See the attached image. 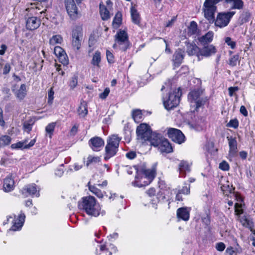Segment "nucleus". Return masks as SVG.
<instances>
[{"label": "nucleus", "instance_id": "obj_18", "mask_svg": "<svg viewBox=\"0 0 255 255\" xmlns=\"http://www.w3.org/2000/svg\"><path fill=\"white\" fill-rule=\"evenodd\" d=\"M184 51L181 49H178L174 52L173 55L172 61L175 67H178L182 62L184 58Z\"/></svg>", "mask_w": 255, "mask_h": 255}, {"label": "nucleus", "instance_id": "obj_10", "mask_svg": "<svg viewBox=\"0 0 255 255\" xmlns=\"http://www.w3.org/2000/svg\"><path fill=\"white\" fill-rule=\"evenodd\" d=\"M65 4L66 10L70 18L72 19L77 18L79 13L74 0H65Z\"/></svg>", "mask_w": 255, "mask_h": 255}, {"label": "nucleus", "instance_id": "obj_26", "mask_svg": "<svg viewBox=\"0 0 255 255\" xmlns=\"http://www.w3.org/2000/svg\"><path fill=\"white\" fill-rule=\"evenodd\" d=\"M121 138L118 134H113L109 136L107 139V143L110 144L117 148H119V143Z\"/></svg>", "mask_w": 255, "mask_h": 255}, {"label": "nucleus", "instance_id": "obj_64", "mask_svg": "<svg viewBox=\"0 0 255 255\" xmlns=\"http://www.w3.org/2000/svg\"><path fill=\"white\" fill-rule=\"evenodd\" d=\"M7 49V46L5 44H1L0 46V55H3L5 53V52Z\"/></svg>", "mask_w": 255, "mask_h": 255}, {"label": "nucleus", "instance_id": "obj_29", "mask_svg": "<svg viewBox=\"0 0 255 255\" xmlns=\"http://www.w3.org/2000/svg\"><path fill=\"white\" fill-rule=\"evenodd\" d=\"M130 14L132 22L136 24H138L140 23V16L134 6H131L130 8Z\"/></svg>", "mask_w": 255, "mask_h": 255}, {"label": "nucleus", "instance_id": "obj_60", "mask_svg": "<svg viewBox=\"0 0 255 255\" xmlns=\"http://www.w3.org/2000/svg\"><path fill=\"white\" fill-rule=\"evenodd\" d=\"M237 152V149H230L229 156L230 160H232L231 158L234 157L236 155Z\"/></svg>", "mask_w": 255, "mask_h": 255}, {"label": "nucleus", "instance_id": "obj_52", "mask_svg": "<svg viewBox=\"0 0 255 255\" xmlns=\"http://www.w3.org/2000/svg\"><path fill=\"white\" fill-rule=\"evenodd\" d=\"M110 92V89L109 88H106L104 90V92L100 94L99 97L102 99H105L109 94Z\"/></svg>", "mask_w": 255, "mask_h": 255}, {"label": "nucleus", "instance_id": "obj_37", "mask_svg": "<svg viewBox=\"0 0 255 255\" xmlns=\"http://www.w3.org/2000/svg\"><path fill=\"white\" fill-rule=\"evenodd\" d=\"M11 141V138L8 135H2L0 137V147L8 145Z\"/></svg>", "mask_w": 255, "mask_h": 255}, {"label": "nucleus", "instance_id": "obj_12", "mask_svg": "<svg viewBox=\"0 0 255 255\" xmlns=\"http://www.w3.org/2000/svg\"><path fill=\"white\" fill-rule=\"evenodd\" d=\"M217 52L216 48L213 45H207L204 46L202 48H200V51L197 55L199 60H200L203 57H208L214 54Z\"/></svg>", "mask_w": 255, "mask_h": 255}, {"label": "nucleus", "instance_id": "obj_15", "mask_svg": "<svg viewBox=\"0 0 255 255\" xmlns=\"http://www.w3.org/2000/svg\"><path fill=\"white\" fill-rule=\"evenodd\" d=\"M104 141L99 137H94L89 141L90 147L95 151H100L104 146Z\"/></svg>", "mask_w": 255, "mask_h": 255}, {"label": "nucleus", "instance_id": "obj_27", "mask_svg": "<svg viewBox=\"0 0 255 255\" xmlns=\"http://www.w3.org/2000/svg\"><path fill=\"white\" fill-rule=\"evenodd\" d=\"M213 32L210 31L204 35L199 37L198 40L201 43L204 44L211 42L213 40Z\"/></svg>", "mask_w": 255, "mask_h": 255}, {"label": "nucleus", "instance_id": "obj_20", "mask_svg": "<svg viewBox=\"0 0 255 255\" xmlns=\"http://www.w3.org/2000/svg\"><path fill=\"white\" fill-rule=\"evenodd\" d=\"M12 91L17 99L22 100L27 95L26 86L24 84H21L19 89H13Z\"/></svg>", "mask_w": 255, "mask_h": 255}, {"label": "nucleus", "instance_id": "obj_58", "mask_svg": "<svg viewBox=\"0 0 255 255\" xmlns=\"http://www.w3.org/2000/svg\"><path fill=\"white\" fill-rule=\"evenodd\" d=\"M216 248L218 251L221 252L225 249V245L223 243H219L216 244Z\"/></svg>", "mask_w": 255, "mask_h": 255}, {"label": "nucleus", "instance_id": "obj_62", "mask_svg": "<svg viewBox=\"0 0 255 255\" xmlns=\"http://www.w3.org/2000/svg\"><path fill=\"white\" fill-rule=\"evenodd\" d=\"M146 193L149 196L152 197L155 195L156 191H155V189H154L153 188H151L149 189L146 191Z\"/></svg>", "mask_w": 255, "mask_h": 255}, {"label": "nucleus", "instance_id": "obj_61", "mask_svg": "<svg viewBox=\"0 0 255 255\" xmlns=\"http://www.w3.org/2000/svg\"><path fill=\"white\" fill-rule=\"evenodd\" d=\"M10 65L8 63L5 64L3 67V74H7L10 71Z\"/></svg>", "mask_w": 255, "mask_h": 255}, {"label": "nucleus", "instance_id": "obj_19", "mask_svg": "<svg viewBox=\"0 0 255 255\" xmlns=\"http://www.w3.org/2000/svg\"><path fill=\"white\" fill-rule=\"evenodd\" d=\"M190 208L182 207L177 211V216L178 219L187 221L189 219Z\"/></svg>", "mask_w": 255, "mask_h": 255}, {"label": "nucleus", "instance_id": "obj_35", "mask_svg": "<svg viewBox=\"0 0 255 255\" xmlns=\"http://www.w3.org/2000/svg\"><path fill=\"white\" fill-rule=\"evenodd\" d=\"M132 116L135 122L139 123L142 118L141 111L139 110H133L132 112Z\"/></svg>", "mask_w": 255, "mask_h": 255}, {"label": "nucleus", "instance_id": "obj_53", "mask_svg": "<svg viewBox=\"0 0 255 255\" xmlns=\"http://www.w3.org/2000/svg\"><path fill=\"white\" fill-rule=\"evenodd\" d=\"M106 56L109 63H112L114 62V55L109 50H107Z\"/></svg>", "mask_w": 255, "mask_h": 255}, {"label": "nucleus", "instance_id": "obj_1", "mask_svg": "<svg viewBox=\"0 0 255 255\" xmlns=\"http://www.w3.org/2000/svg\"><path fill=\"white\" fill-rule=\"evenodd\" d=\"M78 207L88 215L95 217H98L101 213L100 205L97 203L96 199L91 196L83 197L78 202Z\"/></svg>", "mask_w": 255, "mask_h": 255}, {"label": "nucleus", "instance_id": "obj_45", "mask_svg": "<svg viewBox=\"0 0 255 255\" xmlns=\"http://www.w3.org/2000/svg\"><path fill=\"white\" fill-rule=\"evenodd\" d=\"M228 140L230 149H237V143L235 138L230 137Z\"/></svg>", "mask_w": 255, "mask_h": 255}, {"label": "nucleus", "instance_id": "obj_17", "mask_svg": "<svg viewBox=\"0 0 255 255\" xmlns=\"http://www.w3.org/2000/svg\"><path fill=\"white\" fill-rule=\"evenodd\" d=\"M25 218V215L23 214H20L16 218H15L10 230L14 231L19 230L23 226Z\"/></svg>", "mask_w": 255, "mask_h": 255}, {"label": "nucleus", "instance_id": "obj_48", "mask_svg": "<svg viewBox=\"0 0 255 255\" xmlns=\"http://www.w3.org/2000/svg\"><path fill=\"white\" fill-rule=\"evenodd\" d=\"M238 59L239 56L238 55H234L230 59L229 64L232 66H235L237 65Z\"/></svg>", "mask_w": 255, "mask_h": 255}, {"label": "nucleus", "instance_id": "obj_41", "mask_svg": "<svg viewBox=\"0 0 255 255\" xmlns=\"http://www.w3.org/2000/svg\"><path fill=\"white\" fill-rule=\"evenodd\" d=\"M100 160V157L98 156H92L90 155L88 156L87 158L86 165L87 166H88L90 164L93 163H97L99 162Z\"/></svg>", "mask_w": 255, "mask_h": 255}, {"label": "nucleus", "instance_id": "obj_25", "mask_svg": "<svg viewBox=\"0 0 255 255\" xmlns=\"http://www.w3.org/2000/svg\"><path fill=\"white\" fill-rule=\"evenodd\" d=\"M186 52L190 56L196 55L197 56L200 48L195 43H188L186 44Z\"/></svg>", "mask_w": 255, "mask_h": 255}, {"label": "nucleus", "instance_id": "obj_8", "mask_svg": "<svg viewBox=\"0 0 255 255\" xmlns=\"http://www.w3.org/2000/svg\"><path fill=\"white\" fill-rule=\"evenodd\" d=\"M202 92L199 90H194L190 92L188 95V100L190 102L191 108L194 109L191 111L194 112L204 105L208 100L207 97H201Z\"/></svg>", "mask_w": 255, "mask_h": 255}, {"label": "nucleus", "instance_id": "obj_49", "mask_svg": "<svg viewBox=\"0 0 255 255\" xmlns=\"http://www.w3.org/2000/svg\"><path fill=\"white\" fill-rule=\"evenodd\" d=\"M65 53L64 50L60 46H55L54 49V53L58 57Z\"/></svg>", "mask_w": 255, "mask_h": 255}, {"label": "nucleus", "instance_id": "obj_43", "mask_svg": "<svg viewBox=\"0 0 255 255\" xmlns=\"http://www.w3.org/2000/svg\"><path fill=\"white\" fill-rule=\"evenodd\" d=\"M55 127V124L52 123H50V124H48L45 128V130H46V132L50 134L49 135L50 137H51V134H52V133L54 131Z\"/></svg>", "mask_w": 255, "mask_h": 255}, {"label": "nucleus", "instance_id": "obj_56", "mask_svg": "<svg viewBox=\"0 0 255 255\" xmlns=\"http://www.w3.org/2000/svg\"><path fill=\"white\" fill-rule=\"evenodd\" d=\"M190 193V186H185L183 187V188L179 191V193L184 194H188Z\"/></svg>", "mask_w": 255, "mask_h": 255}, {"label": "nucleus", "instance_id": "obj_13", "mask_svg": "<svg viewBox=\"0 0 255 255\" xmlns=\"http://www.w3.org/2000/svg\"><path fill=\"white\" fill-rule=\"evenodd\" d=\"M22 193L26 196L39 197V188L35 184H31L25 186L22 190Z\"/></svg>", "mask_w": 255, "mask_h": 255}, {"label": "nucleus", "instance_id": "obj_32", "mask_svg": "<svg viewBox=\"0 0 255 255\" xmlns=\"http://www.w3.org/2000/svg\"><path fill=\"white\" fill-rule=\"evenodd\" d=\"M63 42L62 37L59 34L53 35L49 39V44L51 45H55L58 44H61Z\"/></svg>", "mask_w": 255, "mask_h": 255}, {"label": "nucleus", "instance_id": "obj_50", "mask_svg": "<svg viewBox=\"0 0 255 255\" xmlns=\"http://www.w3.org/2000/svg\"><path fill=\"white\" fill-rule=\"evenodd\" d=\"M230 168L229 164L225 161H222L219 164V168L224 171L229 170Z\"/></svg>", "mask_w": 255, "mask_h": 255}, {"label": "nucleus", "instance_id": "obj_5", "mask_svg": "<svg viewBox=\"0 0 255 255\" xmlns=\"http://www.w3.org/2000/svg\"><path fill=\"white\" fill-rule=\"evenodd\" d=\"M115 43L113 45L114 49H118L126 51L129 46L128 35L125 30H120L115 35Z\"/></svg>", "mask_w": 255, "mask_h": 255}, {"label": "nucleus", "instance_id": "obj_34", "mask_svg": "<svg viewBox=\"0 0 255 255\" xmlns=\"http://www.w3.org/2000/svg\"><path fill=\"white\" fill-rule=\"evenodd\" d=\"M88 183L89 190L99 198L103 197V194L102 191L95 186H91Z\"/></svg>", "mask_w": 255, "mask_h": 255}, {"label": "nucleus", "instance_id": "obj_46", "mask_svg": "<svg viewBox=\"0 0 255 255\" xmlns=\"http://www.w3.org/2000/svg\"><path fill=\"white\" fill-rule=\"evenodd\" d=\"M33 124L29 122H25L23 123V128L24 131L29 133L32 129Z\"/></svg>", "mask_w": 255, "mask_h": 255}, {"label": "nucleus", "instance_id": "obj_39", "mask_svg": "<svg viewBox=\"0 0 255 255\" xmlns=\"http://www.w3.org/2000/svg\"><path fill=\"white\" fill-rule=\"evenodd\" d=\"M88 113V110L85 103H81L78 109V113L81 117H85Z\"/></svg>", "mask_w": 255, "mask_h": 255}, {"label": "nucleus", "instance_id": "obj_24", "mask_svg": "<svg viewBox=\"0 0 255 255\" xmlns=\"http://www.w3.org/2000/svg\"><path fill=\"white\" fill-rule=\"evenodd\" d=\"M36 141L35 139H33L31 140L29 143L27 144L26 142L27 141L25 140L24 141H20L18 142H17L16 143H14L11 144V147L13 149H16V148H29L30 147H32L34 145Z\"/></svg>", "mask_w": 255, "mask_h": 255}, {"label": "nucleus", "instance_id": "obj_21", "mask_svg": "<svg viewBox=\"0 0 255 255\" xmlns=\"http://www.w3.org/2000/svg\"><path fill=\"white\" fill-rule=\"evenodd\" d=\"M118 148L111 145L109 143H107L105 147V154L104 159L106 160H107L112 157L115 156L118 151Z\"/></svg>", "mask_w": 255, "mask_h": 255}, {"label": "nucleus", "instance_id": "obj_7", "mask_svg": "<svg viewBox=\"0 0 255 255\" xmlns=\"http://www.w3.org/2000/svg\"><path fill=\"white\" fill-rule=\"evenodd\" d=\"M151 145L158 146L161 152L170 153L172 151V147L168 140L159 134L153 135Z\"/></svg>", "mask_w": 255, "mask_h": 255}, {"label": "nucleus", "instance_id": "obj_51", "mask_svg": "<svg viewBox=\"0 0 255 255\" xmlns=\"http://www.w3.org/2000/svg\"><path fill=\"white\" fill-rule=\"evenodd\" d=\"M197 23L192 21L190 22L189 30L192 33H195L197 31Z\"/></svg>", "mask_w": 255, "mask_h": 255}, {"label": "nucleus", "instance_id": "obj_28", "mask_svg": "<svg viewBox=\"0 0 255 255\" xmlns=\"http://www.w3.org/2000/svg\"><path fill=\"white\" fill-rule=\"evenodd\" d=\"M100 249L101 251L105 252L106 255H112L113 253H116L117 251L116 247L113 244H110L108 248L105 245H101Z\"/></svg>", "mask_w": 255, "mask_h": 255}, {"label": "nucleus", "instance_id": "obj_31", "mask_svg": "<svg viewBox=\"0 0 255 255\" xmlns=\"http://www.w3.org/2000/svg\"><path fill=\"white\" fill-rule=\"evenodd\" d=\"M226 1L231 4L232 9H241L243 6V2L242 0H226Z\"/></svg>", "mask_w": 255, "mask_h": 255}, {"label": "nucleus", "instance_id": "obj_47", "mask_svg": "<svg viewBox=\"0 0 255 255\" xmlns=\"http://www.w3.org/2000/svg\"><path fill=\"white\" fill-rule=\"evenodd\" d=\"M78 84V79L77 76H73L72 77L70 82L69 86L71 89L75 88Z\"/></svg>", "mask_w": 255, "mask_h": 255}, {"label": "nucleus", "instance_id": "obj_14", "mask_svg": "<svg viewBox=\"0 0 255 255\" xmlns=\"http://www.w3.org/2000/svg\"><path fill=\"white\" fill-rule=\"evenodd\" d=\"M82 34L80 30L75 29L73 31L72 46L74 50H78L81 47Z\"/></svg>", "mask_w": 255, "mask_h": 255}, {"label": "nucleus", "instance_id": "obj_6", "mask_svg": "<svg viewBox=\"0 0 255 255\" xmlns=\"http://www.w3.org/2000/svg\"><path fill=\"white\" fill-rule=\"evenodd\" d=\"M221 0H205L203 6V11L204 17L209 21L213 22L215 20V13L217 11L216 4Z\"/></svg>", "mask_w": 255, "mask_h": 255}, {"label": "nucleus", "instance_id": "obj_4", "mask_svg": "<svg viewBox=\"0 0 255 255\" xmlns=\"http://www.w3.org/2000/svg\"><path fill=\"white\" fill-rule=\"evenodd\" d=\"M180 88L169 92L168 95L163 96V102L165 108L170 110L177 106L180 101Z\"/></svg>", "mask_w": 255, "mask_h": 255}, {"label": "nucleus", "instance_id": "obj_2", "mask_svg": "<svg viewBox=\"0 0 255 255\" xmlns=\"http://www.w3.org/2000/svg\"><path fill=\"white\" fill-rule=\"evenodd\" d=\"M156 174L155 167L150 169L144 170L142 173H138L135 177V180L131 182V184L134 187H141L149 184Z\"/></svg>", "mask_w": 255, "mask_h": 255}, {"label": "nucleus", "instance_id": "obj_16", "mask_svg": "<svg viewBox=\"0 0 255 255\" xmlns=\"http://www.w3.org/2000/svg\"><path fill=\"white\" fill-rule=\"evenodd\" d=\"M41 23L40 20L36 16L29 17L26 22L27 29L33 30L38 28Z\"/></svg>", "mask_w": 255, "mask_h": 255}, {"label": "nucleus", "instance_id": "obj_42", "mask_svg": "<svg viewBox=\"0 0 255 255\" xmlns=\"http://www.w3.org/2000/svg\"><path fill=\"white\" fill-rule=\"evenodd\" d=\"M225 43L229 46L231 49H234L235 48L236 46V43L235 41L232 40L231 38L227 37L225 38Z\"/></svg>", "mask_w": 255, "mask_h": 255}, {"label": "nucleus", "instance_id": "obj_36", "mask_svg": "<svg viewBox=\"0 0 255 255\" xmlns=\"http://www.w3.org/2000/svg\"><path fill=\"white\" fill-rule=\"evenodd\" d=\"M122 14L120 12H118L113 20V25L114 27H118L122 22Z\"/></svg>", "mask_w": 255, "mask_h": 255}, {"label": "nucleus", "instance_id": "obj_57", "mask_svg": "<svg viewBox=\"0 0 255 255\" xmlns=\"http://www.w3.org/2000/svg\"><path fill=\"white\" fill-rule=\"evenodd\" d=\"M136 156V154L135 151H129L126 153V157L129 159H134Z\"/></svg>", "mask_w": 255, "mask_h": 255}, {"label": "nucleus", "instance_id": "obj_63", "mask_svg": "<svg viewBox=\"0 0 255 255\" xmlns=\"http://www.w3.org/2000/svg\"><path fill=\"white\" fill-rule=\"evenodd\" d=\"M240 111L241 113L244 116H248V113L247 110L244 106H242L241 107Z\"/></svg>", "mask_w": 255, "mask_h": 255}, {"label": "nucleus", "instance_id": "obj_33", "mask_svg": "<svg viewBox=\"0 0 255 255\" xmlns=\"http://www.w3.org/2000/svg\"><path fill=\"white\" fill-rule=\"evenodd\" d=\"M101 53L97 51L94 53L91 61V63L94 65L99 67V63L101 62Z\"/></svg>", "mask_w": 255, "mask_h": 255}, {"label": "nucleus", "instance_id": "obj_30", "mask_svg": "<svg viewBox=\"0 0 255 255\" xmlns=\"http://www.w3.org/2000/svg\"><path fill=\"white\" fill-rule=\"evenodd\" d=\"M100 12L103 20H106L110 18V16L109 11L104 4L101 3L100 4Z\"/></svg>", "mask_w": 255, "mask_h": 255}, {"label": "nucleus", "instance_id": "obj_11", "mask_svg": "<svg viewBox=\"0 0 255 255\" xmlns=\"http://www.w3.org/2000/svg\"><path fill=\"white\" fill-rule=\"evenodd\" d=\"M168 135L173 141L181 144L185 141V136L179 129L170 128L168 130Z\"/></svg>", "mask_w": 255, "mask_h": 255}, {"label": "nucleus", "instance_id": "obj_23", "mask_svg": "<svg viewBox=\"0 0 255 255\" xmlns=\"http://www.w3.org/2000/svg\"><path fill=\"white\" fill-rule=\"evenodd\" d=\"M221 189L224 194L228 195L231 193L233 190V187L226 178H222L220 180Z\"/></svg>", "mask_w": 255, "mask_h": 255}, {"label": "nucleus", "instance_id": "obj_54", "mask_svg": "<svg viewBox=\"0 0 255 255\" xmlns=\"http://www.w3.org/2000/svg\"><path fill=\"white\" fill-rule=\"evenodd\" d=\"M54 91L52 88L50 89V91L48 92V103L49 104H51L53 102V100L54 99Z\"/></svg>", "mask_w": 255, "mask_h": 255}, {"label": "nucleus", "instance_id": "obj_55", "mask_svg": "<svg viewBox=\"0 0 255 255\" xmlns=\"http://www.w3.org/2000/svg\"><path fill=\"white\" fill-rule=\"evenodd\" d=\"M127 172L128 174H131L133 172H136L137 175L139 173V170L137 169L136 166L129 167L127 168Z\"/></svg>", "mask_w": 255, "mask_h": 255}, {"label": "nucleus", "instance_id": "obj_22", "mask_svg": "<svg viewBox=\"0 0 255 255\" xmlns=\"http://www.w3.org/2000/svg\"><path fill=\"white\" fill-rule=\"evenodd\" d=\"M14 187L13 179L10 176L6 177L3 181V189L6 192H10Z\"/></svg>", "mask_w": 255, "mask_h": 255}, {"label": "nucleus", "instance_id": "obj_44", "mask_svg": "<svg viewBox=\"0 0 255 255\" xmlns=\"http://www.w3.org/2000/svg\"><path fill=\"white\" fill-rule=\"evenodd\" d=\"M239 126L238 121L236 119H233L230 121V122L227 124V127L230 128H236Z\"/></svg>", "mask_w": 255, "mask_h": 255}, {"label": "nucleus", "instance_id": "obj_3", "mask_svg": "<svg viewBox=\"0 0 255 255\" xmlns=\"http://www.w3.org/2000/svg\"><path fill=\"white\" fill-rule=\"evenodd\" d=\"M137 139L140 143H143L146 141H149L151 144V140L153 135L157 134L152 132L150 127L146 124H141L138 126L136 130Z\"/></svg>", "mask_w": 255, "mask_h": 255}, {"label": "nucleus", "instance_id": "obj_9", "mask_svg": "<svg viewBox=\"0 0 255 255\" xmlns=\"http://www.w3.org/2000/svg\"><path fill=\"white\" fill-rule=\"evenodd\" d=\"M235 14V11L219 13L215 21V25L220 28L226 27Z\"/></svg>", "mask_w": 255, "mask_h": 255}, {"label": "nucleus", "instance_id": "obj_38", "mask_svg": "<svg viewBox=\"0 0 255 255\" xmlns=\"http://www.w3.org/2000/svg\"><path fill=\"white\" fill-rule=\"evenodd\" d=\"M179 169L181 172L189 171L190 166L186 161H182L179 165Z\"/></svg>", "mask_w": 255, "mask_h": 255}, {"label": "nucleus", "instance_id": "obj_59", "mask_svg": "<svg viewBox=\"0 0 255 255\" xmlns=\"http://www.w3.org/2000/svg\"><path fill=\"white\" fill-rule=\"evenodd\" d=\"M176 17L175 16L173 17L171 19L165 24V26L166 27H171L173 23L176 21Z\"/></svg>", "mask_w": 255, "mask_h": 255}, {"label": "nucleus", "instance_id": "obj_40", "mask_svg": "<svg viewBox=\"0 0 255 255\" xmlns=\"http://www.w3.org/2000/svg\"><path fill=\"white\" fill-rule=\"evenodd\" d=\"M57 58H58L59 62L64 65H68L69 63V60L65 52L58 56Z\"/></svg>", "mask_w": 255, "mask_h": 255}]
</instances>
